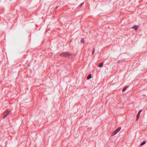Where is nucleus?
<instances>
[{
	"label": "nucleus",
	"mask_w": 147,
	"mask_h": 147,
	"mask_svg": "<svg viewBox=\"0 0 147 147\" xmlns=\"http://www.w3.org/2000/svg\"><path fill=\"white\" fill-rule=\"evenodd\" d=\"M94 51H95V49H94H94H93V51H92V55H93V53H94Z\"/></svg>",
	"instance_id": "11"
},
{
	"label": "nucleus",
	"mask_w": 147,
	"mask_h": 147,
	"mask_svg": "<svg viewBox=\"0 0 147 147\" xmlns=\"http://www.w3.org/2000/svg\"><path fill=\"white\" fill-rule=\"evenodd\" d=\"M142 110H140L138 112V114L137 115V117H136V120H138L139 118L140 113L142 112Z\"/></svg>",
	"instance_id": "4"
},
{
	"label": "nucleus",
	"mask_w": 147,
	"mask_h": 147,
	"mask_svg": "<svg viewBox=\"0 0 147 147\" xmlns=\"http://www.w3.org/2000/svg\"><path fill=\"white\" fill-rule=\"evenodd\" d=\"M80 42L81 43L84 44V39H82L80 41Z\"/></svg>",
	"instance_id": "9"
},
{
	"label": "nucleus",
	"mask_w": 147,
	"mask_h": 147,
	"mask_svg": "<svg viewBox=\"0 0 147 147\" xmlns=\"http://www.w3.org/2000/svg\"><path fill=\"white\" fill-rule=\"evenodd\" d=\"M91 77H92L91 75V74H90L87 77V80H89L91 78Z\"/></svg>",
	"instance_id": "6"
},
{
	"label": "nucleus",
	"mask_w": 147,
	"mask_h": 147,
	"mask_svg": "<svg viewBox=\"0 0 147 147\" xmlns=\"http://www.w3.org/2000/svg\"><path fill=\"white\" fill-rule=\"evenodd\" d=\"M10 112V111H9V110H7L6 111L4 112L3 113V114L4 115V116L3 117V118H5L7 116L9 115Z\"/></svg>",
	"instance_id": "3"
},
{
	"label": "nucleus",
	"mask_w": 147,
	"mask_h": 147,
	"mask_svg": "<svg viewBox=\"0 0 147 147\" xmlns=\"http://www.w3.org/2000/svg\"><path fill=\"white\" fill-rule=\"evenodd\" d=\"M127 88V86L124 87L122 90V91L124 92V91H125Z\"/></svg>",
	"instance_id": "8"
},
{
	"label": "nucleus",
	"mask_w": 147,
	"mask_h": 147,
	"mask_svg": "<svg viewBox=\"0 0 147 147\" xmlns=\"http://www.w3.org/2000/svg\"><path fill=\"white\" fill-rule=\"evenodd\" d=\"M146 143L145 141H144L143 142H142L141 144H140V146H142L144 144Z\"/></svg>",
	"instance_id": "10"
},
{
	"label": "nucleus",
	"mask_w": 147,
	"mask_h": 147,
	"mask_svg": "<svg viewBox=\"0 0 147 147\" xmlns=\"http://www.w3.org/2000/svg\"><path fill=\"white\" fill-rule=\"evenodd\" d=\"M132 28L136 30H137V26L136 25H134L132 27Z\"/></svg>",
	"instance_id": "5"
},
{
	"label": "nucleus",
	"mask_w": 147,
	"mask_h": 147,
	"mask_svg": "<svg viewBox=\"0 0 147 147\" xmlns=\"http://www.w3.org/2000/svg\"><path fill=\"white\" fill-rule=\"evenodd\" d=\"M103 63H101L99 64L98 67H102L103 66Z\"/></svg>",
	"instance_id": "7"
},
{
	"label": "nucleus",
	"mask_w": 147,
	"mask_h": 147,
	"mask_svg": "<svg viewBox=\"0 0 147 147\" xmlns=\"http://www.w3.org/2000/svg\"><path fill=\"white\" fill-rule=\"evenodd\" d=\"M73 55L72 54H69L65 52L61 53V56L69 57V56H71Z\"/></svg>",
	"instance_id": "1"
},
{
	"label": "nucleus",
	"mask_w": 147,
	"mask_h": 147,
	"mask_svg": "<svg viewBox=\"0 0 147 147\" xmlns=\"http://www.w3.org/2000/svg\"><path fill=\"white\" fill-rule=\"evenodd\" d=\"M121 128L119 127L116 129L111 134V136H113L114 135L116 134L121 129Z\"/></svg>",
	"instance_id": "2"
}]
</instances>
